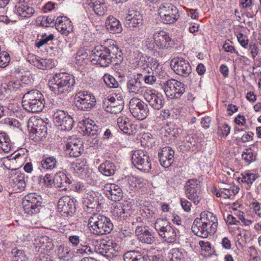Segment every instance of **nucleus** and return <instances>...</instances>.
<instances>
[{"label": "nucleus", "mask_w": 261, "mask_h": 261, "mask_svg": "<svg viewBox=\"0 0 261 261\" xmlns=\"http://www.w3.org/2000/svg\"><path fill=\"white\" fill-rule=\"evenodd\" d=\"M217 226L216 216L211 212H203L200 214V218L194 221L192 230L197 236L206 238L216 231Z\"/></svg>", "instance_id": "nucleus-1"}, {"label": "nucleus", "mask_w": 261, "mask_h": 261, "mask_svg": "<svg viewBox=\"0 0 261 261\" xmlns=\"http://www.w3.org/2000/svg\"><path fill=\"white\" fill-rule=\"evenodd\" d=\"M49 89L55 94H60L71 91L75 84L74 77L66 73L55 74L49 80Z\"/></svg>", "instance_id": "nucleus-2"}, {"label": "nucleus", "mask_w": 261, "mask_h": 261, "mask_svg": "<svg viewBox=\"0 0 261 261\" xmlns=\"http://www.w3.org/2000/svg\"><path fill=\"white\" fill-rule=\"evenodd\" d=\"M44 104L43 96L38 90H31L23 96L22 106L29 112L35 113L41 112L44 107Z\"/></svg>", "instance_id": "nucleus-3"}, {"label": "nucleus", "mask_w": 261, "mask_h": 261, "mask_svg": "<svg viewBox=\"0 0 261 261\" xmlns=\"http://www.w3.org/2000/svg\"><path fill=\"white\" fill-rule=\"evenodd\" d=\"M88 226L91 232L97 236L109 233L113 228L109 218L98 214H94L90 217Z\"/></svg>", "instance_id": "nucleus-4"}, {"label": "nucleus", "mask_w": 261, "mask_h": 261, "mask_svg": "<svg viewBox=\"0 0 261 261\" xmlns=\"http://www.w3.org/2000/svg\"><path fill=\"white\" fill-rule=\"evenodd\" d=\"M94 249L97 253L109 258L118 255L120 247L115 242L109 240H95L92 241Z\"/></svg>", "instance_id": "nucleus-5"}, {"label": "nucleus", "mask_w": 261, "mask_h": 261, "mask_svg": "<svg viewBox=\"0 0 261 261\" xmlns=\"http://www.w3.org/2000/svg\"><path fill=\"white\" fill-rule=\"evenodd\" d=\"M75 105L76 108L82 111H89L96 105V100L94 96L87 91H80L74 96Z\"/></svg>", "instance_id": "nucleus-6"}, {"label": "nucleus", "mask_w": 261, "mask_h": 261, "mask_svg": "<svg viewBox=\"0 0 261 261\" xmlns=\"http://www.w3.org/2000/svg\"><path fill=\"white\" fill-rule=\"evenodd\" d=\"M132 163L140 170L148 171L151 168L150 158L148 152L144 150H136L132 154Z\"/></svg>", "instance_id": "nucleus-7"}, {"label": "nucleus", "mask_w": 261, "mask_h": 261, "mask_svg": "<svg viewBox=\"0 0 261 261\" xmlns=\"http://www.w3.org/2000/svg\"><path fill=\"white\" fill-rule=\"evenodd\" d=\"M41 196L35 193L27 195L22 204L24 212L29 215L38 213L41 205Z\"/></svg>", "instance_id": "nucleus-8"}, {"label": "nucleus", "mask_w": 261, "mask_h": 261, "mask_svg": "<svg viewBox=\"0 0 261 261\" xmlns=\"http://www.w3.org/2000/svg\"><path fill=\"white\" fill-rule=\"evenodd\" d=\"M162 88L166 95L170 98H178L185 92L184 85L172 79L163 83Z\"/></svg>", "instance_id": "nucleus-9"}, {"label": "nucleus", "mask_w": 261, "mask_h": 261, "mask_svg": "<svg viewBox=\"0 0 261 261\" xmlns=\"http://www.w3.org/2000/svg\"><path fill=\"white\" fill-rule=\"evenodd\" d=\"M129 109L132 115L140 120L145 119L149 113L147 104L140 99L135 97L130 99Z\"/></svg>", "instance_id": "nucleus-10"}, {"label": "nucleus", "mask_w": 261, "mask_h": 261, "mask_svg": "<svg viewBox=\"0 0 261 261\" xmlns=\"http://www.w3.org/2000/svg\"><path fill=\"white\" fill-rule=\"evenodd\" d=\"M187 197L194 204H198L201 199L200 181L196 179H189L185 186Z\"/></svg>", "instance_id": "nucleus-11"}, {"label": "nucleus", "mask_w": 261, "mask_h": 261, "mask_svg": "<svg viewBox=\"0 0 261 261\" xmlns=\"http://www.w3.org/2000/svg\"><path fill=\"white\" fill-rule=\"evenodd\" d=\"M55 123L61 130H70L74 125L73 118L64 111L57 110L53 116Z\"/></svg>", "instance_id": "nucleus-12"}, {"label": "nucleus", "mask_w": 261, "mask_h": 261, "mask_svg": "<svg viewBox=\"0 0 261 261\" xmlns=\"http://www.w3.org/2000/svg\"><path fill=\"white\" fill-rule=\"evenodd\" d=\"M33 123V126L30 130L29 136L30 138L36 141H40L45 137L47 134V127L41 119L33 118L30 120L29 124Z\"/></svg>", "instance_id": "nucleus-13"}, {"label": "nucleus", "mask_w": 261, "mask_h": 261, "mask_svg": "<svg viewBox=\"0 0 261 261\" xmlns=\"http://www.w3.org/2000/svg\"><path fill=\"white\" fill-rule=\"evenodd\" d=\"M153 43L146 41V44L149 48L162 49L170 47L171 38L165 31L155 32L153 35Z\"/></svg>", "instance_id": "nucleus-14"}, {"label": "nucleus", "mask_w": 261, "mask_h": 261, "mask_svg": "<svg viewBox=\"0 0 261 261\" xmlns=\"http://www.w3.org/2000/svg\"><path fill=\"white\" fill-rule=\"evenodd\" d=\"M58 210L64 217L71 216L75 212V200L68 196L62 197L58 201Z\"/></svg>", "instance_id": "nucleus-15"}, {"label": "nucleus", "mask_w": 261, "mask_h": 261, "mask_svg": "<svg viewBox=\"0 0 261 261\" xmlns=\"http://www.w3.org/2000/svg\"><path fill=\"white\" fill-rule=\"evenodd\" d=\"M144 97L149 105L155 110H160L164 104L163 95L154 89H147L144 93Z\"/></svg>", "instance_id": "nucleus-16"}, {"label": "nucleus", "mask_w": 261, "mask_h": 261, "mask_svg": "<svg viewBox=\"0 0 261 261\" xmlns=\"http://www.w3.org/2000/svg\"><path fill=\"white\" fill-rule=\"evenodd\" d=\"M171 66L176 74L183 76H187L191 72L189 63L182 58L176 57L172 59Z\"/></svg>", "instance_id": "nucleus-17"}, {"label": "nucleus", "mask_w": 261, "mask_h": 261, "mask_svg": "<svg viewBox=\"0 0 261 261\" xmlns=\"http://www.w3.org/2000/svg\"><path fill=\"white\" fill-rule=\"evenodd\" d=\"M120 97V101L116 100L114 96L106 98L103 105V108L105 111L114 114L121 112L123 109L124 101L123 96Z\"/></svg>", "instance_id": "nucleus-18"}, {"label": "nucleus", "mask_w": 261, "mask_h": 261, "mask_svg": "<svg viewBox=\"0 0 261 261\" xmlns=\"http://www.w3.org/2000/svg\"><path fill=\"white\" fill-rule=\"evenodd\" d=\"M142 77V73H137L127 82V89L130 95L135 96L143 93Z\"/></svg>", "instance_id": "nucleus-19"}, {"label": "nucleus", "mask_w": 261, "mask_h": 261, "mask_svg": "<svg viewBox=\"0 0 261 261\" xmlns=\"http://www.w3.org/2000/svg\"><path fill=\"white\" fill-rule=\"evenodd\" d=\"M135 233L139 241L142 243L152 244L156 239L155 233L149 231L148 227L145 226H138L136 228Z\"/></svg>", "instance_id": "nucleus-20"}, {"label": "nucleus", "mask_w": 261, "mask_h": 261, "mask_svg": "<svg viewBox=\"0 0 261 261\" xmlns=\"http://www.w3.org/2000/svg\"><path fill=\"white\" fill-rule=\"evenodd\" d=\"M105 47L97 46L93 50L90 56L91 62L93 64H98L101 67L109 66V60H107Z\"/></svg>", "instance_id": "nucleus-21"}, {"label": "nucleus", "mask_w": 261, "mask_h": 261, "mask_svg": "<svg viewBox=\"0 0 261 261\" xmlns=\"http://www.w3.org/2000/svg\"><path fill=\"white\" fill-rule=\"evenodd\" d=\"M80 127L85 135L93 137L94 144H98V140L97 136L98 133V127L94 121L91 119H85L80 122Z\"/></svg>", "instance_id": "nucleus-22"}, {"label": "nucleus", "mask_w": 261, "mask_h": 261, "mask_svg": "<svg viewBox=\"0 0 261 261\" xmlns=\"http://www.w3.org/2000/svg\"><path fill=\"white\" fill-rule=\"evenodd\" d=\"M103 190L109 199L112 201H119L122 197L123 193L120 187L114 184H107Z\"/></svg>", "instance_id": "nucleus-23"}, {"label": "nucleus", "mask_w": 261, "mask_h": 261, "mask_svg": "<svg viewBox=\"0 0 261 261\" xmlns=\"http://www.w3.org/2000/svg\"><path fill=\"white\" fill-rule=\"evenodd\" d=\"M67 150L71 157H77L83 151V142L76 138H70L66 145Z\"/></svg>", "instance_id": "nucleus-24"}, {"label": "nucleus", "mask_w": 261, "mask_h": 261, "mask_svg": "<svg viewBox=\"0 0 261 261\" xmlns=\"http://www.w3.org/2000/svg\"><path fill=\"white\" fill-rule=\"evenodd\" d=\"M174 155V151L170 147H163L161 151L159 152V158L161 165L165 168L170 166L173 162Z\"/></svg>", "instance_id": "nucleus-25"}, {"label": "nucleus", "mask_w": 261, "mask_h": 261, "mask_svg": "<svg viewBox=\"0 0 261 261\" xmlns=\"http://www.w3.org/2000/svg\"><path fill=\"white\" fill-rule=\"evenodd\" d=\"M107 54V60H109V65L111 63L115 64H119L122 60V53L119 48L115 45H112L108 47H105Z\"/></svg>", "instance_id": "nucleus-26"}, {"label": "nucleus", "mask_w": 261, "mask_h": 261, "mask_svg": "<svg viewBox=\"0 0 261 261\" xmlns=\"http://www.w3.org/2000/svg\"><path fill=\"white\" fill-rule=\"evenodd\" d=\"M28 61L39 69H45L52 68L54 66L53 61L50 59H43L34 55H29Z\"/></svg>", "instance_id": "nucleus-27"}, {"label": "nucleus", "mask_w": 261, "mask_h": 261, "mask_svg": "<svg viewBox=\"0 0 261 261\" xmlns=\"http://www.w3.org/2000/svg\"><path fill=\"white\" fill-rule=\"evenodd\" d=\"M117 124L120 129L124 133L134 134L136 132L137 126L133 124L126 116L119 117L117 119Z\"/></svg>", "instance_id": "nucleus-28"}, {"label": "nucleus", "mask_w": 261, "mask_h": 261, "mask_svg": "<svg viewBox=\"0 0 261 261\" xmlns=\"http://www.w3.org/2000/svg\"><path fill=\"white\" fill-rule=\"evenodd\" d=\"M19 5L16 6V13L19 16H27V15H32L36 14L34 9L27 4L30 0H18Z\"/></svg>", "instance_id": "nucleus-29"}, {"label": "nucleus", "mask_w": 261, "mask_h": 261, "mask_svg": "<svg viewBox=\"0 0 261 261\" xmlns=\"http://www.w3.org/2000/svg\"><path fill=\"white\" fill-rule=\"evenodd\" d=\"M145 61L147 63V68L148 69L147 72L149 74V69L152 71L155 72L156 74L159 73L162 67L159 62L157 60L153 58L148 57L147 60H145L144 57L140 58V61L138 62V65L139 66L141 65V64Z\"/></svg>", "instance_id": "nucleus-30"}, {"label": "nucleus", "mask_w": 261, "mask_h": 261, "mask_svg": "<svg viewBox=\"0 0 261 261\" xmlns=\"http://www.w3.org/2000/svg\"><path fill=\"white\" fill-rule=\"evenodd\" d=\"M107 30L111 33H119L122 31V27L119 20L116 17H108L106 21Z\"/></svg>", "instance_id": "nucleus-31"}, {"label": "nucleus", "mask_w": 261, "mask_h": 261, "mask_svg": "<svg viewBox=\"0 0 261 261\" xmlns=\"http://www.w3.org/2000/svg\"><path fill=\"white\" fill-rule=\"evenodd\" d=\"M154 225L155 230L162 238L163 237V235L168 232L169 228H172L169 222L167 220L163 219H158Z\"/></svg>", "instance_id": "nucleus-32"}, {"label": "nucleus", "mask_w": 261, "mask_h": 261, "mask_svg": "<svg viewBox=\"0 0 261 261\" xmlns=\"http://www.w3.org/2000/svg\"><path fill=\"white\" fill-rule=\"evenodd\" d=\"M90 242L89 238H86L85 240H81L80 246L76 251L77 254L82 256L92 254L94 250L89 245Z\"/></svg>", "instance_id": "nucleus-33"}, {"label": "nucleus", "mask_w": 261, "mask_h": 261, "mask_svg": "<svg viewBox=\"0 0 261 261\" xmlns=\"http://www.w3.org/2000/svg\"><path fill=\"white\" fill-rule=\"evenodd\" d=\"M54 182L58 187L63 188V189H65L67 185L70 184L71 181L65 173L60 171L55 175Z\"/></svg>", "instance_id": "nucleus-34"}, {"label": "nucleus", "mask_w": 261, "mask_h": 261, "mask_svg": "<svg viewBox=\"0 0 261 261\" xmlns=\"http://www.w3.org/2000/svg\"><path fill=\"white\" fill-rule=\"evenodd\" d=\"M158 13L160 16H176L178 10L175 7L169 4L161 6Z\"/></svg>", "instance_id": "nucleus-35"}, {"label": "nucleus", "mask_w": 261, "mask_h": 261, "mask_svg": "<svg viewBox=\"0 0 261 261\" xmlns=\"http://www.w3.org/2000/svg\"><path fill=\"white\" fill-rule=\"evenodd\" d=\"M130 210V206L127 203H121L114 207L113 211L114 216L119 218L124 217L125 214L128 213Z\"/></svg>", "instance_id": "nucleus-36"}, {"label": "nucleus", "mask_w": 261, "mask_h": 261, "mask_svg": "<svg viewBox=\"0 0 261 261\" xmlns=\"http://www.w3.org/2000/svg\"><path fill=\"white\" fill-rule=\"evenodd\" d=\"M98 169L99 172L103 175L107 176H110L115 173V166L113 163L109 161H106L100 165Z\"/></svg>", "instance_id": "nucleus-37"}, {"label": "nucleus", "mask_w": 261, "mask_h": 261, "mask_svg": "<svg viewBox=\"0 0 261 261\" xmlns=\"http://www.w3.org/2000/svg\"><path fill=\"white\" fill-rule=\"evenodd\" d=\"M125 261H146L147 259L140 252L136 251H130L124 254Z\"/></svg>", "instance_id": "nucleus-38"}, {"label": "nucleus", "mask_w": 261, "mask_h": 261, "mask_svg": "<svg viewBox=\"0 0 261 261\" xmlns=\"http://www.w3.org/2000/svg\"><path fill=\"white\" fill-rule=\"evenodd\" d=\"M86 164L87 162L84 159H76L71 163L70 169L74 173H80L85 170Z\"/></svg>", "instance_id": "nucleus-39"}, {"label": "nucleus", "mask_w": 261, "mask_h": 261, "mask_svg": "<svg viewBox=\"0 0 261 261\" xmlns=\"http://www.w3.org/2000/svg\"><path fill=\"white\" fill-rule=\"evenodd\" d=\"M56 23L62 30L70 32L72 29V24L68 17H57Z\"/></svg>", "instance_id": "nucleus-40"}, {"label": "nucleus", "mask_w": 261, "mask_h": 261, "mask_svg": "<svg viewBox=\"0 0 261 261\" xmlns=\"http://www.w3.org/2000/svg\"><path fill=\"white\" fill-rule=\"evenodd\" d=\"M57 254L60 258L68 260L71 258L73 253L69 247L60 245L58 247Z\"/></svg>", "instance_id": "nucleus-41"}, {"label": "nucleus", "mask_w": 261, "mask_h": 261, "mask_svg": "<svg viewBox=\"0 0 261 261\" xmlns=\"http://www.w3.org/2000/svg\"><path fill=\"white\" fill-rule=\"evenodd\" d=\"M0 148L5 152H8L11 148L10 140L4 133H0Z\"/></svg>", "instance_id": "nucleus-42"}, {"label": "nucleus", "mask_w": 261, "mask_h": 261, "mask_svg": "<svg viewBox=\"0 0 261 261\" xmlns=\"http://www.w3.org/2000/svg\"><path fill=\"white\" fill-rule=\"evenodd\" d=\"M43 168L46 170H52L57 165V161L54 156L46 157L41 161Z\"/></svg>", "instance_id": "nucleus-43"}, {"label": "nucleus", "mask_w": 261, "mask_h": 261, "mask_svg": "<svg viewBox=\"0 0 261 261\" xmlns=\"http://www.w3.org/2000/svg\"><path fill=\"white\" fill-rule=\"evenodd\" d=\"M239 188L236 186H229L227 188L222 189L223 197L230 198L232 196L236 195L239 191Z\"/></svg>", "instance_id": "nucleus-44"}, {"label": "nucleus", "mask_w": 261, "mask_h": 261, "mask_svg": "<svg viewBox=\"0 0 261 261\" xmlns=\"http://www.w3.org/2000/svg\"><path fill=\"white\" fill-rule=\"evenodd\" d=\"M5 88L9 92L20 91L22 86L19 80H12L6 84Z\"/></svg>", "instance_id": "nucleus-45"}, {"label": "nucleus", "mask_w": 261, "mask_h": 261, "mask_svg": "<svg viewBox=\"0 0 261 261\" xmlns=\"http://www.w3.org/2000/svg\"><path fill=\"white\" fill-rule=\"evenodd\" d=\"M168 261H182L184 258L182 252L177 248H174L169 253Z\"/></svg>", "instance_id": "nucleus-46"}, {"label": "nucleus", "mask_w": 261, "mask_h": 261, "mask_svg": "<svg viewBox=\"0 0 261 261\" xmlns=\"http://www.w3.org/2000/svg\"><path fill=\"white\" fill-rule=\"evenodd\" d=\"M12 254L13 255V261H27L28 258L26 257L24 251L21 249L14 248L12 250Z\"/></svg>", "instance_id": "nucleus-47"}, {"label": "nucleus", "mask_w": 261, "mask_h": 261, "mask_svg": "<svg viewBox=\"0 0 261 261\" xmlns=\"http://www.w3.org/2000/svg\"><path fill=\"white\" fill-rule=\"evenodd\" d=\"M103 82L107 87L110 88H114L118 87L119 84L116 79L112 75L105 74L102 77Z\"/></svg>", "instance_id": "nucleus-48"}, {"label": "nucleus", "mask_w": 261, "mask_h": 261, "mask_svg": "<svg viewBox=\"0 0 261 261\" xmlns=\"http://www.w3.org/2000/svg\"><path fill=\"white\" fill-rule=\"evenodd\" d=\"M83 203L88 208H94L97 204V200L92 195L88 193L84 195Z\"/></svg>", "instance_id": "nucleus-49"}, {"label": "nucleus", "mask_w": 261, "mask_h": 261, "mask_svg": "<svg viewBox=\"0 0 261 261\" xmlns=\"http://www.w3.org/2000/svg\"><path fill=\"white\" fill-rule=\"evenodd\" d=\"M142 23V19L137 17H128L125 21V25L130 28L139 27Z\"/></svg>", "instance_id": "nucleus-50"}, {"label": "nucleus", "mask_w": 261, "mask_h": 261, "mask_svg": "<svg viewBox=\"0 0 261 261\" xmlns=\"http://www.w3.org/2000/svg\"><path fill=\"white\" fill-rule=\"evenodd\" d=\"M16 176L13 179L17 188L22 190L25 187V182L24 180V176L21 173H17Z\"/></svg>", "instance_id": "nucleus-51"}, {"label": "nucleus", "mask_w": 261, "mask_h": 261, "mask_svg": "<svg viewBox=\"0 0 261 261\" xmlns=\"http://www.w3.org/2000/svg\"><path fill=\"white\" fill-rule=\"evenodd\" d=\"M242 175V181L248 185L252 184L256 178L255 175L250 172H245Z\"/></svg>", "instance_id": "nucleus-52"}, {"label": "nucleus", "mask_w": 261, "mask_h": 261, "mask_svg": "<svg viewBox=\"0 0 261 261\" xmlns=\"http://www.w3.org/2000/svg\"><path fill=\"white\" fill-rule=\"evenodd\" d=\"M242 159L246 163L250 164L255 160V155L251 149H246L242 154Z\"/></svg>", "instance_id": "nucleus-53"}, {"label": "nucleus", "mask_w": 261, "mask_h": 261, "mask_svg": "<svg viewBox=\"0 0 261 261\" xmlns=\"http://www.w3.org/2000/svg\"><path fill=\"white\" fill-rule=\"evenodd\" d=\"M93 10L96 15L99 16H103L107 11V7L105 2H103L102 4L96 5L95 7H93Z\"/></svg>", "instance_id": "nucleus-54"}, {"label": "nucleus", "mask_w": 261, "mask_h": 261, "mask_svg": "<svg viewBox=\"0 0 261 261\" xmlns=\"http://www.w3.org/2000/svg\"><path fill=\"white\" fill-rule=\"evenodd\" d=\"M54 38L53 34H50L49 35H47L44 34L41 36V38L40 40L36 42V46L39 48L42 45L47 44L49 41L52 40Z\"/></svg>", "instance_id": "nucleus-55"}, {"label": "nucleus", "mask_w": 261, "mask_h": 261, "mask_svg": "<svg viewBox=\"0 0 261 261\" xmlns=\"http://www.w3.org/2000/svg\"><path fill=\"white\" fill-rule=\"evenodd\" d=\"M39 19L37 20V23L40 25L45 27H49L51 24L54 23V17H38Z\"/></svg>", "instance_id": "nucleus-56"}, {"label": "nucleus", "mask_w": 261, "mask_h": 261, "mask_svg": "<svg viewBox=\"0 0 261 261\" xmlns=\"http://www.w3.org/2000/svg\"><path fill=\"white\" fill-rule=\"evenodd\" d=\"M176 236V233L174 228H169L168 232L163 235L162 238L168 242H172L175 241Z\"/></svg>", "instance_id": "nucleus-57"}, {"label": "nucleus", "mask_w": 261, "mask_h": 261, "mask_svg": "<svg viewBox=\"0 0 261 261\" xmlns=\"http://www.w3.org/2000/svg\"><path fill=\"white\" fill-rule=\"evenodd\" d=\"M165 136L169 137H176L177 135V130L173 125L167 126L165 127Z\"/></svg>", "instance_id": "nucleus-58"}, {"label": "nucleus", "mask_w": 261, "mask_h": 261, "mask_svg": "<svg viewBox=\"0 0 261 261\" xmlns=\"http://www.w3.org/2000/svg\"><path fill=\"white\" fill-rule=\"evenodd\" d=\"M249 206L256 216L261 217V207L260 204L258 202L256 201H252L250 203Z\"/></svg>", "instance_id": "nucleus-59"}, {"label": "nucleus", "mask_w": 261, "mask_h": 261, "mask_svg": "<svg viewBox=\"0 0 261 261\" xmlns=\"http://www.w3.org/2000/svg\"><path fill=\"white\" fill-rule=\"evenodd\" d=\"M237 38L241 46L244 48H247L249 42L247 36L243 33H240L237 34Z\"/></svg>", "instance_id": "nucleus-60"}, {"label": "nucleus", "mask_w": 261, "mask_h": 261, "mask_svg": "<svg viewBox=\"0 0 261 261\" xmlns=\"http://www.w3.org/2000/svg\"><path fill=\"white\" fill-rule=\"evenodd\" d=\"M141 12L140 8L137 6L134 5L129 8L127 14L128 16H138L140 15H142Z\"/></svg>", "instance_id": "nucleus-61"}, {"label": "nucleus", "mask_w": 261, "mask_h": 261, "mask_svg": "<svg viewBox=\"0 0 261 261\" xmlns=\"http://www.w3.org/2000/svg\"><path fill=\"white\" fill-rule=\"evenodd\" d=\"M74 190L80 194H86L87 191L85 186L81 182H77L73 185Z\"/></svg>", "instance_id": "nucleus-62"}, {"label": "nucleus", "mask_w": 261, "mask_h": 261, "mask_svg": "<svg viewBox=\"0 0 261 261\" xmlns=\"http://www.w3.org/2000/svg\"><path fill=\"white\" fill-rule=\"evenodd\" d=\"M142 73L143 74L142 80H144L146 84L152 85L155 82L156 78L152 74L146 75L145 73Z\"/></svg>", "instance_id": "nucleus-63"}, {"label": "nucleus", "mask_w": 261, "mask_h": 261, "mask_svg": "<svg viewBox=\"0 0 261 261\" xmlns=\"http://www.w3.org/2000/svg\"><path fill=\"white\" fill-rule=\"evenodd\" d=\"M24 150L21 149L17 151H15L13 155V158L15 159V160H17V161H19L20 160H23L25 159L27 157V154L24 153Z\"/></svg>", "instance_id": "nucleus-64"}]
</instances>
